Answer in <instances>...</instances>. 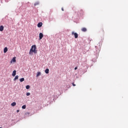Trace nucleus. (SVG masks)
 <instances>
[{
    "instance_id": "26",
    "label": "nucleus",
    "mask_w": 128,
    "mask_h": 128,
    "mask_svg": "<svg viewBox=\"0 0 128 128\" xmlns=\"http://www.w3.org/2000/svg\"><path fill=\"white\" fill-rule=\"evenodd\" d=\"M0 128H2V127H0Z\"/></svg>"
},
{
    "instance_id": "17",
    "label": "nucleus",
    "mask_w": 128,
    "mask_h": 128,
    "mask_svg": "<svg viewBox=\"0 0 128 128\" xmlns=\"http://www.w3.org/2000/svg\"><path fill=\"white\" fill-rule=\"evenodd\" d=\"M101 32H102L103 34L104 32V28H102L100 29V30Z\"/></svg>"
},
{
    "instance_id": "13",
    "label": "nucleus",
    "mask_w": 128,
    "mask_h": 128,
    "mask_svg": "<svg viewBox=\"0 0 128 128\" xmlns=\"http://www.w3.org/2000/svg\"><path fill=\"white\" fill-rule=\"evenodd\" d=\"M49 72H50V70H48V68H47L45 70L46 74H48Z\"/></svg>"
},
{
    "instance_id": "6",
    "label": "nucleus",
    "mask_w": 128,
    "mask_h": 128,
    "mask_svg": "<svg viewBox=\"0 0 128 128\" xmlns=\"http://www.w3.org/2000/svg\"><path fill=\"white\" fill-rule=\"evenodd\" d=\"M42 22H39L38 24V28H42Z\"/></svg>"
},
{
    "instance_id": "18",
    "label": "nucleus",
    "mask_w": 128,
    "mask_h": 128,
    "mask_svg": "<svg viewBox=\"0 0 128 128\" xmlns=\"http://www.w3.org/2000/svg\"><path fill=\"white\" fill-rule=\"evenodd\" d=\"M30 85H27L26 86V90H30Z\"/></svg>"
},
{
    "instance_id": "14",
    "label": "nucleus",
    "mask_w": 128,
    "mask_h": 128,
    "mask_svg": "<svg viewBox=\"0 0 128 128\" xmlns=\"http://www.w3.org/2000/svg\"><path fill=\"white\" fill-rule=\"evenodd\" d=\"M18 80V76H16L14 79V80Z\"/></svg>"
},
{
    "instance_id": "3",
    "label": "nucleus",
    "mask_w": 128,
    "mask_h": 128,
    "mask_svg": "<svg viewBox=\"0 0 128 128\" xmlns=\"http://www.w3.org/2000/svg\"><path fill=\"white\" fill-rule=\"evenodd\" d=\"M44 38V34L40 32L39 34V40H40Z\"/></svg>"
},
{
    "instance_id": "23",
    "label": "nucleus",
    "mask_w": 128,
    "mask_h": 128,
    "mask_svg": "<svg viewBox=\"0 0 128 128\" xmlns=\"http://www.w3.org/2000/svg\"><path fill=\"white\" fill-rule=\"evenodd\" d=\"M17 112H20V110H17Z\"/></svg>"
},
{
    "instance_id": "19",
    "label": "nucleus",
    "mask_w": 128,
    "mask_h": 128,
    "mask_svg": "<svg viewBox=\"0 0 128 128\" xmlns=\"http://www.w3.org/2000/svg\"><path fill=\"white\" fill-rule=\"evenodd\" d=\"M26 96H30V93L27 92L26 94Z\"/></svg>"
},
{
    "instance_id": "24",
    "label": "nucleus",
    "mask_w": 128,
    "mask_h": 128,
    "mask_svg": "<svg viewBox=\"0 0 128 128\" xmlns=\"http://www.w3.org/2000/svg\"><path fill=\"white\" fill-rule=\"evenodd\" d=\"M80 12H82V10H80Z\"/></svg>"
},
{
    "instance_id": "2",
    "label": "nucleus",
    "mask_w": 128,
    "mask_h": 128,
    "mask_svg": "<svg viewBox=\"0 0 128 128\" xmlns=\"http://www.w3.org/2000/svg\"><path fill=\"white\" fill-rule=\"evenodd\" d=\"M72 36H74L75 38H78V34L76 32L74 33V32H72Z\"/></svg>"
},
{
    "instance_id": "15",
    "label": "nucleus",
    "mask_w": 128,
    "mask_h": 128,
    "mask_svg": "<svg viewBox=\"0 0 128 128\" xmlns=\"http://www.w3.org/2000/svg\"><path fill=\"white\" fill-rule=\"evenodd\" d=\"M24 81V78H20V82H22Z\"/></svg>"
},
{
    "instance_id": "16",
    "label": "nucleus",
    "mask_w": 128,
    "mask_h": 128,
    "mask_svg": "<svg viewBox=\"0 0 128 128\" xmlns=\"http://www.w3.org/2000/svg\"><path fill=\"white\" fill-rule=\"evenodd\" d=\"M26 105H24L22 106V108L23 110H26Z\"/></svg>"
},
{
    "instance_id": "12",
    "label": "nucleus",
    "mask_w": 128,
    "mask_h": 128,
    "mask_svg": "<svg viewBox=\"0 0 128 128\" xmlns=\"http://www.w3.org/2000/svg\"><path fill=\"white\" fill-rule=\"evenodd\" d=\"M38 4H40V2H37L34 3V6H38Z\"/></svg>"
},
{
    "instance_id": "21",
    "label": "nucleus",
    "mask_w": 128,
    "mask_h": 128,
    "mask_svg": "<svg viewBox=\"0 0 128 128\" xmlns=\"http://www.w3.org/2000/svg\"><path fill=\"white\" fill-rule=\"evenodd\" d=\"M74 70H78V67H76V68H74Z\"/></svg>"
},
{
    "instance_id": "25",
    "label": "nucleus",
    "mask_w": 128,
    "mask_h": 128,
    "mask_svg": "<svg viewBox=\"0 0 128 128\" xmlns=\"http://www.w3.org/2000/svg\"><path fill=\"white\" fill-rule=\"evenodd\" d=\"M99 48H100V44H99Z\"/></svg>"
},
{
    "instance_id": "22",
    "label": "nucleus",
    "mask_w": 128,
    "mask_h": 128,
    "mask_svg": "<svg viewBox=\"0 0 128 128\" xmlns=\"http://www.w3.org/2000/svg\"><path fill=\"white\" fill-rule=\"evenodd\" d=\"M62 12H64V8H62Z\"/></svg>"
},
{
    "instance_id": "11",
    "label": "nucleus",
    "mask_w": 128,
    "mask_h": 128,
    "mask_svg": "<svg viewBox=\"0 0 128 128\" xmlns=\"http://www.w3.org/2000/svg\"><path fill=\"white\" fill-rule=\"evenodd\" d=\"M16 105V102H13L12 104H11V106H14Z\"/></svg>"
},
{
    "instance_id": "5",
    "label": "nucleus",
    "mask_w": 128,
    "mask_h": 128,
    "mask_svg": "<svg viewBox=\"0 0 128 128\" xmlns=\"http://www.w3.org/2000/svg\"><path fill=\"white\" fill-rule=\"evenodd\" d=\"M16 70H14L12 72V76H16Z\"/></svg>"
},
{
    "instance_id": "7",
    "label": "nucleus",
    "mask_w": 128,
    "mask_h": 128,
    "mask_svg": "<svg viewBox=\"0 0 128 128\" xmlns=\"http://www.w3.org/2000/svg\"><path fill=\"white\" fill-rule=\"evenodd\" d=\"M81 30H82V32H86L87 29H86V28H82L81 29Z\"/></svg>"
},
{
    "instance_id": "20",
    "label": "nucleus",
    "mask_w": 128,
    "mask_h": 128,
    "mask_svg": "<svg viewBox=\"0 0 128 128\" xmlns=\"http://www.w3.org/2000/svg\"><path fill=\"white\" fill-rule=\"evenodd\" d=\"M72 86H76V84L74 83H72Z\"/></svg>"
},
{
    "instance_id": "4",
    "label": "nucleus",
    "mask_w": 128,
    "mask_h": 128,
    "mask_svg": "<svg viewBox=\"0 0 128 128\" xmlns=\"http://www.w3.org/2000/svg\"><path fill=\"white\" fill-rule=\"evenodd\" d=\"M16 57H14L11 60L10 63L12 64V62H16Z\"/></svg>"
},
{
    "instance_id": "10",
    "label": "nucleus",
    "mask_w": 128,
    "mask_h": 128,
    "mask_svg": "<svg viewBox=\"0 0 128 128\" xmlns=\"http://www.w3.org/2000/svg\"><path fill=\"white\" fill-rule=\"evenodd\" d=\"M4 26H0V32H2L4 30Z\"/></svg>"
},
{
    "instance_id": "8",
    "label": "nucleus",
    "mask_w": 128,
    "mask_h": 128,
    "mask_svg": "<svg viewBox=\"0 0 128 128\" xmlns=\"http://www.w3.org/2000/svg\"><path fill=\"white\" fill-rule=\"evenodd\" d=\"M40 74H42V73H40V72H38L36 76V78H38V76H40Z\"/></svg>"
},
{
    "instance_id": "9",
    "label": "nucleus",
    "mask_w": 128,
    "mask_h": 128,
    "mask_svg": "<svg viewBox=\"0 0 128 128\" xmlns=\"http://www.w3.org/2000/svg\"><path fill=\"white\" fill-rule=\"evenodd\" d=\"M8 52V48L7 47H6L4 48V54H6V52Z\"/></svg>"
},
{
    "instance_id": "1",
    "label": "nucleus",
    "mask_w": 128,
    "mask_h": 128,
    "mask_svg": "<svg viewBox=\"0 0 128 128\" xmlns=\"http://www.w3.org/2000/svg\"><path fill=\"white\" fill-rule=\"evenodd\" d=\"M34 54H36V52H38V51L36 50V45L32 46L29 52V54H30V56H32V54H34Z\"/></svg>"
}]
</instances>
